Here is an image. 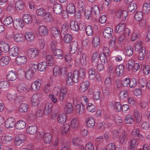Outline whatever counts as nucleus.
Instances as JSON below:
<instances>
[{"instance_id": "69168bd1", "label": "nucleus", "mask_w": 150, "mask_h": 150, "mask_svg": "<svg viewBox=\"0 0 150 150\" xmlns=\"http://www.w3.org/2000/svg\"><path fill=\"white\" fill-rule=\"evenodd\" d=\"M80 100L82 101L81 104L82 106L86 105L87 103L88 102V99L87 97L86 96H83L80 98Z\"/></svg>"}, {"instance_id": "0eeeda50", "label": "nucleus", "mask_w": 150, "mask_h": 150, "mask_svg": "<svg viewBox=\"0 0 150 150\" xmlns=\"http://www.w3.org/2000/svg\"><path fill=\"white\" fill-rule=\"evenodd\" d=\"M53 54L57 59H62L64 57V54L62 50L57 49L52 51Z\"/></svg>"}, {"instance_id": "79ce46f5", "label": "nucleus", "mask_w": 150, "mask_h": 150, "mask_svg": "<svg viewBox=\"0 0 150 150\" xmlns=\"http://www.w3.org/2000/svg\"><path fill=\"white\" fill-rule=\"evenodd\" d=\"M28 106L25 103H21L19 106V110L21 112H25L28 110Z\"/></svg>"}, {"instance_id": "7c9ffc66", "label": "nucleus", "mask_w": 150, "mask_h": 150, "mask_svg": "<svg viewBox=\"0 0 150 150\" xmlns=\"http://www.w3.org/2000/svg\"><path fill=\"white\" fill-rule=\"evenodd\" d=\"M95 124V121L92 117H89L86 120V125L88 127L92 128L94 127Z\"/></svg>"}, {"instance_id": "4be33fe9", "label": "nucleus", "mask_w": 150, "mask_h": 150, "mask_svg": "<svg viewBox=\"0 0 150 150\" xmlns=\"http://www.w3.org/2000/svg\"><path fill=\"white\" fill-rule=\"evenodd\" d=\"M25 39L28 42H32L34 40L35 36L32 32H27L25 33Z\"/></svg>"}, {"instance_id": "6e6d98bb", "label": "nucleus", "mask_w": 150, "mask_h": 150, "mask_svg": "<svg viewBox=\"0 0 150 150\" xmlns=\"http://www.w3.org/2000/svg\"><path fill=\"white\" fill-rule=\"evenodd\" d=\"M143 12L144 13H148L150 11V5L149 2H146L144 4L142 7Z\"/></svg>"}, {"instance_id": "20e7f679", "label": "nucleus", "mask_w": 150, "mask_h": 150, "mask_svg": "<svg viewBox=\"0 0 150 150\" xmlns=\"http://www.w3.org/2000/svg\"><path fill=\"white\" fill-rule=\"evenodd\" d=\"M127 13L126 11L118 10L116 13L117 17L120 20L124 21L127 16Z\"/></svg>"}, {"instance_id": "6e6552de", "label": "nucleus", "mask_w": 150, "mask_h": 150, "mask_svg": "<svg viewBox=\"0 0 150 150\" xmlns=\"http://www.w3.org/2000/svg\"><path fill=\"white\" fill-rule=\"evenodd\" d=\"M89 83L88 81H86L81 82L80 85L79 91L81 93H84L88 89Z\"/></svg>"}, {"instance_id": "473e14b6", "label": "nucleus", "mask_w": 150, "mask_h": 150, "mask_svg": "<svg viewBox=\"0 0 150 150\" xmlns=\"http://www.w3.org/2000/svg\"><path fill=\"white\" fill-rule=\"evenodd\" d=\"M70 29L74 31H77L78 30V24L75 20L71 21L70 23Z\"/></svg>"}, {"instance_id": "bb28decb", "label": "nucleus", "mask_w": 150, "mask_h": 150, "mask_svg": "<svg viewBox=\"0 0 150 150\" xmlns=\"http://www.w3.org/2000/svg\"><path fill=\"white\" fill-rule=\"evenodd\" d=\"M146 55V51L145 47H142L140 51L138 52V59L140 60H143L144 58Z\"/></svg>"}, {"instance_id": "39448f33", "label": "nucleus", "mask_w": 150, "mask_h": 150, "mask_svg": "<svg viewBox=\"0 0 150 150\" xmlns=\"http://www.w3.org/2000/svg\"><path fill=\"white\" fill-rule=\"evenodd\" d=\"M13 27L16 29H22L24 26V23L20 19L17 18L14 20L13 22Z\"/></svg>"}, {"instance_id": "4468645a", "label": "nucleus", "mask_w": 150, "mask_h": 150, "mask_svg": "<svg viewBox=\"0 0 150 150\" xmlns=\"http://www.w3.org/2000/svg\"><path fill=\"white\" fill-rule=\"evenodd\" d=\"M18 92L23 93L27 91V85L24 83L19 84L16 86Z\"/></svg>"}, {"instance_id": "774afa93", "label": "nucleus", "mask_w": 150, "mask_h": 150, "mask_svg": "<svg viewBox=\"0 0 150 150\" xmlns=\"http://www.w3.org/2000/svg\"><path fill=\"white\" fill-rule=\"evenodd\" d=\"M46 12V10L43 8H40L37 10L36 13L38 16H43Z\"/></svg>"}, {"instance_id": "393cba45", "label": "nucleus", "mask_w": 150, "mask_h": 150, "mask_svg": "<svg viewBox=\"0 0 150 150\" xmlns=\"http://www.w3.org/2000/svg\"><path fill=\"white\" fill-rule=\"evenodd\" d=\"M71 50L70 53L71 54H73L76 51L77 49L78 43L76 41H73L70 43Z\"/></svg>"}, {"instance_id": "680f3d73", "label": "nucleus", "mask_w": 150, "mask_h": 150, "mask_svg": "<svg viewBox=\"0 0 150 150\" xmlns=\"http://www.w3.org/2000/svg\"><path fill=\"white\" fill-rule=\"evenodd\" d=\"M13 19L12 17H7L4 20L3 24L5 25H8L11 24L12 22L13 23Z\"/></svg>"}, {"instance_id": "f704fd0d", "label": "nucleus", "mask_w": 150, "mask_h": 150, "mask_svg": "<svg viewBox=\"0 0 150 150\" xmlns=\"http://www.w3.org/2000/svg\"><path fill=\"white\" fill-rule=\"evenodd\" d=\"M37 130V127L35 125L29 126L27 129V132L30 134H34Z\"/></svg>"}, {"instance_id": "ddd939ff", "label": "nucleus", "mask_w": 150, "mask_h": 150, "mask_svg": "<svg viewBox=\"0 0 150 150\" xmlns=\"http://www.w3.org/2000/svg\"><path fill=\"white\" fill-rule=\"evenodd\" d=\"M6 78L9 81H15L17 78L16 73L13 71H9L6 76Z\"/></svg>"}, {"instance_id": "864d4df0", "label": "nucleus", "mask_w": 150, "mask_h": 150, "mask_svg": "<svg viewBox=\"0 0 150 150\" xmlns=\"http://www.w3.org/2000/svg\"><path fill=\"white\" fill-rule=\"evenodd\" d=\"M28 121L29 123L32 122H34L35 118L36 115L33 113H30L27 116Z\"/></svg>"}, {"instance_id": "13d9d810", "label": "nucleus", "mask_w": 150, "mask_h": 150, "mask_svg": "<svg viewBox=\"0 0 150 150\" xmlns=\"http://www.w3.org/2000/svg\"><path fill=\"white\" fill-rule=\"evenodd\" d=\"M134 116L136 120V122L139 123L141 121L142 119L141 113L137 111H136L134 112Z\"/></svg>"}, {"instance_id": "a18cd8bd", "label": "nucleus", "mask_w": 150, "mask_h": 150, "mask_svg": "<svg viewBox=\"0 0 150 150\" xmlns=\"http://www.w3.org/2000/svg\"><path fill=\"white\" fill-rule=\"evenodd\" d=\"M67 90L66 89L61 90L59 95V100L60 101H63L65 99Z\"/></svg>"}, {"instance_id": "1a4fd4ad", "label": "nucleus", "mask_w": 150, "mask_h": 150, "mask_svg": "<svg viewBox=\"0 0 150 150\" xmlns=\"http://www.w3.org/2000/svg\"><path fill=\"white\" fill-rule=\"evenodd\" d=\"M27 61L26 57L23 56H18L16 59V62L18 65L24 64L26 63Z\"/></svg>"}, {"instance_id": "4d7b16f0", "label": "nucleus", "mask_w": 150, "mask_h": 150, "mask_svg": "<svg viewBox=\"0 0 150 150\" xmlns=\"http://www.w3.org/2000/svg\"><path fill=\"white\" fill-rule=\"evenodd\" d=\"M143 13L141 11H137L134 15V18L135 20L138 21H141L143 18Z\"/></svg>"}, {"instance_id": "0e129e2a", "label": "nucleus", "mask_w": 150, "mask_h": 150, "mask_svg": "<svg viewBox=\"0 0 150 150\" xmlns=\"http://www.w3.org/2000/svg\"><path fill=\"white\" fill-rule=\"evenodd\" d=\"M125 122L127 124H132L134 122L133 117L129 115H127L125 117Z\"/></svg>"}, {"instance_id": "49530a36", "label": "nucleus", "mask_w": 150, "mask_h": 150, "mask_svg": "<svg viewBox=\"0 0 150 150\" xmlns=\"http://www.w3.org/2000/svg\"><path fill=\"white\" fill-rule=\"evenodd\" d=\"M62 69L56 66L54 67L53 69L54 75L55 76H57L59 75L62 74Z\"/></svg>"}, {"instance_id": "2f4dec72", "label": "nucleus", "mask_w": 150, "mask_h": 150, "mask_svg": "<svg viewBox=\"0 0 150 150\" xmlns=\"http://www.w3.org/2000/svg\"><path fill=\"white\" fill-rule=\"evenodd\" d=\"M34 71L32 69H30L26 71L25 74V77L26 79L29 80L33 78Z\"/></svg>"}, {"instance_id": "72a5a7b5", "label": "nucleus", "mask_w": 150, "mask_h": 150, "mask_svg": "<svg viewBox=\"0 0 150 150\" xmlns=\"http://www.w3.org/2000/svg\"><path fill=\"white\" fill-rule=\"evenodd\" d=\"M125 24L124 23H120L116 26L115 31L117 33H119L122 32L125 29Z\"/></svg>"}, {"instance_id": "cd10ccee", "label": "nucleus", "mask_w": 150, "mask_h": 150, "mask_svg": "<svg viewBox=\"0 0 150 150\" xmlns=\"http://www.w3.org/2000/svg\"><path fill=\"white\" fill-rule=\"evenodd\" d=\"M23 21L27 24H30L32 22V18L31 15L28 14H25L23 16Z\"/></svg>"}, {"instance_id": "ea45409f", "label": "nucleus", "mask_w": 150, "mask_h": 150, "mask_svg": "<svg viewBox=\"0 0 150 150\" xmlns=\"http://www.w3.org/2000/svg\"><path fill=\"white\" fill-rule=\"evenodd\" d=\"M47 67V64L45 61L40 62L38 64V70L40 71H44Z\"/></svg>"}, {"instance_id": "603ef678", "label": "nucleus", "mask_w": 150, "mask_h": 150, "mask_svg": "<svg viewBox=\"0 0 150 150\" xmlns=\"http://www.w3.org/2000/svg\"><path fill=\"white\" fill-rule=\"evenodd\" d=\"M72 40V36L70 34L67 33L64 35V40L66 43H70Z\"/></svg>"}, {"instance_id": "5fc2aeb1", "label": "nucleus", "mask_w": 150, "mask_h": 150, "mask_svg": "<svg viewBox=\"0 0 150 150\" xmlns=\"http://www.w3.org/2000/svg\"><path fill=\"white\" fill-rule=\"evenodd\" d=\"M24 36L21 33H17L14 36L15 40L17 42H21L24 39Z\"/></svg>"}, {"instance_id": "f03ea898", "label": "nucleus", "mask_w": 150, "mask_h": 150, "mask_svg": "<svg viewBox=\"0 0 150 150\" xmlns=\"http://www.w3.org/2000/svg\"><path fill=\"white\" fill-rule=\"evenodd\" d=\"M25 139L26 137L24 134H18L15 137V144L17 146H19L24 142Z\"/></svg>"}, {"instance_id": "9b49d317", "label": "nucleus", "mask_w": 150, "mask_h": 150, "mask_svg": "<svg viewBox=\"0 0 150 150\" xmlns=\"http://www.w3.org/2000/svg\"><path fill=\"white\" fill-rule=\"evenodd\" d=\"M78 58H76L75 60L76 62L79 64H81L83 66H84L86 64V54H82V56H80V59H79V56H77Z\"/></svg>"}, {"instance_id": "aec40b11", "label": "nucleus", "mask_w": 150, "mask_h": 150, "mask_svg": "<svg viewBox=\"0 0 150 150\" xmlns=\"http://www.w3.org/2000/svg\"><path fill=\"white\" fill-rule=\"evenodd\" d=\"M52 107V104L50 103H47L45 105L44 109V113L46 115H49L51 112Z\"/></svg>"}, {"instance_id": "5701e85b", "label": "nucleus", "mask_w": 150, "mask_h": 150, "mask_svg": "<svg viewBox=\"0 0 150 150\" xmlns=\"http://www.w3.org/2000/svg\"><path fill=\"white\" fill-rule=\"evenodd\" d=\"M62 7L60 4H54L53 7V11L54 13L57 14H59L62 12Z\"/></svg>"}, {"instance_id": "37998d69", "label": "nucleus", "mask_w": 150, "mask_h": 150, "mask_svg": "<svg viewBox=\"0 0 150 150\" xmlns=\"http://www.w3.org/2000/svg\"><path fill=\"white\" fill-rule=\"evenodd\" d=\"M78 7L79 9V11L84 13L85 9L84 2L81 0L78 1L77 3Z\"/></svg>"}, {"instance_id": "f8f14e48", "label": "nucleus", "mask_w": 150, "mask_h": 150, "mask_svg": "<svg viewBox=\"0 0 150 150\" xmlns=\"http://www.w3.org/2000/svg\"><path fill=\"white\" fill-rule=\"evenodd\" d=\"M113 31V29L107 27L105 29L103 35L105 38H109L112 36Z\"/></svg>"}, {"instance_id": "e433bc0d", "label": "nucleus", "mask_w": 150, "mask_h": 150, "mask_svg": "<svg viewBox=\"0 0 150 150\" xmlns=\"http://www.w3.org/2000/svg\"><path fill=\"white\" fill-rule=\"evenodd\" d=\"M44 20L45 21L48 23L52 21L51 15L50 13L46 12L43 16Z\"/></svg>"}, {"instance_id": "c756f323", "label": "nucleus", "mask_w": 150, "mask_h": 150, "mask_svg": "<svg viewBox=\"0 0 150 150\" xmlns=\"http://www.w3.org/2000/svg\"><path fill=\"white\" fill-rule=\"evenodd\" d=\"M26 126V123L22 120H18L15 124V127L18 129L24 128Z\"/></svg>"}, {"instance_id": "a19ab883", "label": "nucleus", "mask_w": 150, "mask_h": 150, "mask_svg": "<svg viewBox=\"0 0 150 150\" xmlns=\"http://www.w3.org/2000/svg\"><path fill=\"white\" fill-rule=\"evenodd\" d=\"M73 110V107L71 103H68L66 105L64 108V111L67 114H70L71 112Z\"/></svg>"}, {"instance_id": "dca6fc26", "label": "nucleus", "mask_w": 150, "mask_h": 150, "mask_svg": "<svg viewBox=\"0 0 150 150\" xmlns=\"http://www.w3.org/2000/svg\"><path fill=\"white\" fill-rule=\"evenodd\" d=\"M128 139L127 133L126 131H124L119 137V142L121 144L125 143L127 141Z\"/></svg>"}, {"instance_id": "bf43d9fd", "label": "nucleus", "mask_w": 150, "mask_h": 150, "mask_svg": "<svg viewBox=\"0 0 150 150\" xmlns=\"http://www.w3.org/2000/svg\"><path fill=\"white\" fill-rule=\"evenodd\" d=\"M88 73L89 78L90 80H92L95 78V71L94 69L93 68L90 69L89 70Z\"/></svg>"}, {"instance_id": "09e8293b", "label": "nucleus", "mask_w": 150, "mask_h": 150, "mask_svg": "<svg viewBox=\"0 0 150 150\" xmlns=\"http://www.w3.org/2000/svg\"><path fill=\"white\" fill-rule=\"evenodd\" d=\"M137 8V4L135 3H131L127 7L128 12L133 13L134 12Z\"/></svg>"}, {"instance_id": "b1692460", "label": "nucleus", "mask_w": 150, "mask_h": 150, "mask_svg": "<svg viewBox=\"0 0 150 150\" xmlns=\"http://www.w3.org/2000/svg\"><path fill=\"white\" fill-rule=\"evenodd\" d=\"M19 52V50L18 47L14 46L10 49L9 54L10 56L16 57L18 55Z\"/></svg>"}, {"instance_id": "de8ad7c7", "label": "nucleus", "mask_w": 150, "mask_h": 150, "mask_svg": "<svg viewBox=\"0 0 150 150\" xmlns=\"http://www.w3.org/2000/svg\"><path fill=\"white\" fill-rule=\"evenodd\" d=\"M67 10L69 13H74L75 12V7L72 3H70L67 7Z\"/></svg>"}, {"instance_id": "7ed1b4c3", "label": "nucleus", "mask_w": 150, "mask_h": 150, "mask_svg": "<svg viewBox=\"0 0 150 150\" xmlns=\"http://www.w3.org/2000/svg\"><path fill=\"white\" fill-rule=\"evenodd\" d=\"M16 122L15 119L13 117L8 118L5 122V126L6 128L10 129L15 126Z\"/></svg>"}, {"instance_id": "6ab92c4d", "label": "nucleus", "mask_w": 150, "mask_h": 150, "mask_svg": "<svg viewBox=\"0 0 150 150\" xmlns=\"http://www.w3.org/2000/svg\"><path fill=\"white\" fill-rule=\"evenodd\" d=\"M39 34L42 36H45L48 34V31L46 26L41 25L39 27L38 29Z\"/></svg>"}, {"instance_id": "a878e982", "label": "nucleus", "mask_w": 150, "mask_h": 150, "mask_svg": "<svg viewBox=\"0 0 150 150\" xmlns=\"http://www.w3.org/2000/svg\"><path fill=\"white\" fill-rule=\"evenodd\" d=\"M41 85V82L40 81H35L31 84V89L33 91H35L39 89Z\"/></svg>"}, {"instance_id": "e2e57ef3", "label": "nucleus", "mask_w": 150, "mask_h": 150, "mask_svg": "<svg viewBox=\"0 0 150 150\" xmlns=\"http://www.w3.org/2000/svg\"><path fill=\"white\" fill-rule=\"evenodd\" d=\"M92 44L94 47L98 46L100 44V40L98 37H94L92 40Z\"/></svg>"}, {"instance_id": "9d476101", "label": "nucleus", "mask_w": 150, "mask_h": 150, "mask_svg": "<svg viewBox=\"0 0 150 150\" xmlns=\"http://www.w3.org/2000/svg\"><path fill=\"white\" fill-rule=\"evenodd\" d=\"M27 54L29 58H32L38 56V52L35 49L31 48L28 50Z\"/></svg>"}, {"instance_id": "423d86ee", "label": "nucleus", "mask_w": 150, "mask_h": 150, "mask_svg": "<svg viewBox=\"0 0 150 150\" xmlns=\"http://www.w3.org/2000/svg\"><path fill=\"white\" fill-rule=\"evenodd\" d=\"M0 50L5 53L9 52L10 50L9 45L7 42L3 41L0 42Z\"/></svg>"}, {"instance_id": "412c9836", "label": "nucleus", "mask_w": 150, "mask_h": 150, "mask_svg": "<svg viewBox=\"0 0 150 150\" xmlns=\"http://www.w3.org/2000/svg\"><path fill=\"white\" fill-rule=\"evenodd\" d=\"M50 30L53 36L57 38L59 36V31L56 27L51 25L50 27Z\"/></svg>"}, {"instance_id": "a211bd4d", "label": "nucleus", "mask_w": 150, "mask_h": 150, "mask_svg": "<svg viewBox=\"0 0 150 150\" xmlns=\"http://www.w3.org/2000/svg\"><path fill=\"white\" fill-rule=\"evenodd\" d=\"M10 60V58L9 56H3L0 60V65L3 66H6L9 63Z\"/></svg>"}, {"instance_id": "3c124183", "label": "nucleus", "mask_w": 150, "mask_h": 150, "mask_svg": "<svg viewBox=\"0 0 150 150\" xmlns=\"http://www.w3.org/2000/svg\"><path fill=\"white\" fill-rule=\"evenodd\" d=\"M71 125L72 127L74 129H76L79 126V121L76 118L73 119L71 121Z\"/></svg>"}, {"instance_id": "4c0bfd02", "label": "nucleus", "mask_w": 150, "mask_h": 150, "mask_svg": "<svg viewBox=\"0 0 150 150\" xmlns=\"http://www.w3.org/2000/svg\"><path fill=\"white\" fill-rule=\"evenodd\" d=\"M66 81L67 85L71 86L73 85L74 82L71 77V73H68L67 74Z\"/></svg>"}, {"instance_id": "c85d7f7f", "label": "nucleus", "mask_w": 150, "mask_h": 150, "mask_svg": "<svg viewBox=\"0 0 150 150\" xmlns=\"http://www.w3.org/2000/svg\"><path fill=\"white\" fill-rule=\"evenodd\" d=\"M24 6V3L22 1H18L15 3V7L17 11L22 10Z\"/></svg>"}, {"instance_id": "2eb2a0df", "label": "nucleus", "mask_w": 150, "mask_h": 150, "mask_svg": "<svg viewBox=\"0 0 150 150\" xmlns=\"http://www.w3.org/2000/svg\"><path fill=\"white\" fill-rule=\"evenodd\" d=\"M52 139V135L50 133H45L43 136V140L45 144L50 143Z\"/></svg>"}, {"instance_id": "f257e3e1", "label": "nucleus", "mask_w": 150, "mask_h": 150, "mask_svg": "<svg viewBox=\"0 0 150 150\" xmlns=\"http://www.w3.org/2000/svg\"><path fill=\"white\" fill-rule=\"evenodd\" d=\"M42 96L41 94L38 93L34 94L32 97L31 102L32 105L34 106H37L41 100Z\"/></svg>"}, {"instance_id": "f3484780", "label": "nucleus", "mask_w": 150, "mask_h": 150, "mask_svg": "<svg viewBox=\"0 0 150 150\" xmlns=\"http://www.w3.org/2000/svg\"><path fill=\"white\" fill-rule=\"evenodd\" d=\"M124 67L123 65L120 64L115 68V71L117 76H122L124 72Z\"/></svg>"}, {"instance_id": "c03bdc74", "label": "nucleus", "mask_w": 150, "mask_h": 150, "mask_svg": "<svg viewBox=\"0 0 150 150\" xmlns=\"http://www.w3.org/2000/svg\"><path fill=\"white\" fill-rule=\"evenodd\" d=\"M138 144L137 140L133 139L131 140L130 142V148L132 150H136L137 149L136 146Z\"/></svg>"}, {"instance_id": "338daca9", "label": "nucleus", "mask_w": 150, "mask_h": 150, "mask_svg": "<svg viewBox=\"0 0 150 150\" xmlns=\"http://www.w3.org/2000/svg\"><path fill=\"white\" fill-rule=\"evenodd\" d=\"M85 31L86 34L88 36H91L93 34V29L90 25H88L86 27Z\"/></svg>"}, {"instance_id": "58836bf2", "label": "nucleus", "mask_w": 150, "mask_h": 150, "mask_svg": "<svg viewBox=\"0 0 150 150\" xmlns=\"http://www.w3.org/2000/svg\"><path fill=\"white\" fill-rule=\"evenodd\" d=\"M70 127V125L69 124L66 123L64 124L60 128L61 132L63 134H66L68 132Z\"/></svg>"}, {"instance_id": "c9c22d12", "label": "nucleus", "mask_w": 150, "mask_h": 150, "mask_svg": "<svg viewBox=\"0 0 150 150\" xmlns=\"http://www.w3.org/2000/svg\"><path fill=\"white\" fill-rule=\"evenodd\" d=\"M66 120V115L63 113L59 115L57 117V121L60 124L64 123Z\"/></svg>"}, {"instance_id": "052dcab7", "label": "nucleus", "mask_w": 150, "mask_h": 150, "mask_svg": "<svg viewBox=\"0 0 150 150\" xmlns=\"http://www.w3.org/2000/svg\"><path fill=\"white\" fill-rule=\"evenodd\" d=\"M99 57L100 61L104 63H107L108 59L109 57H107L106 55L101 53L99 54Z\"/></svg>"}, {"instance_id": "8fccbe9b", "label": "nucleus", "mask_w": 150, "mask_h": 150, "mask_svg": "<svg viewBox=\"0 0 150 150\" xmlns=\"http://www.w3.org/2000/svg\"><path fill=\"white\" fill-rule=\"evenodd\" d=\"M71 77L74 83H77L79 80V73L78 71H74L73 73H71Z\"/></svg>"}]
</instances>
